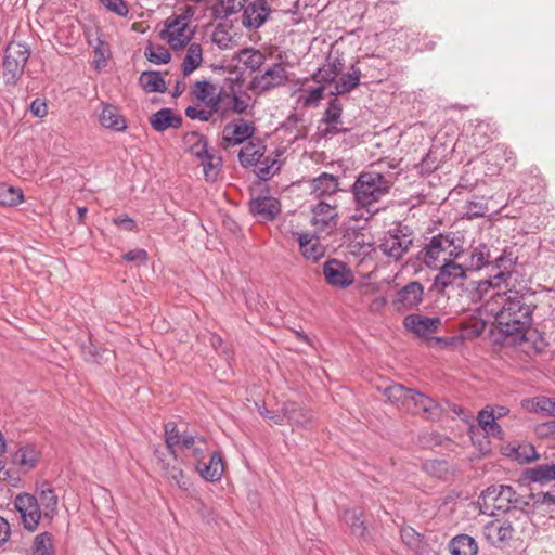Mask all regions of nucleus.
I'll return each mask as SVG.
<instances>
[{
  "label": "nucleus",
  "mask_w": 555,
  "mask_h": 555,
  "mask_svg": "<svg viewBox=\"0 0 555 555\" xmlns=\"http://www.w3.org/2000/svg\"><path fill=\"white\" fill-rule=\"evenodd\" d=\"M182 448L188 452L186 457L193 460L194 468L202 478L207 481H219L224 472V463L219 452L209 453V462L205 463L204 457L209 452V443L203 436L183 434Z\"/></svg>",
  "instance_id": "2"
},
{
  "label": "nucleus",
  "mask_w": 555,
  "mask_h": 555,
  "mask_svg": "<svg viewBox=\"0 0 555 555\" xmlns=\"http://www.w3.org/2000/svg\"><path fill=\"white\" fill-rule=\"evenodd\" d=\"M339 219L336 201H319L311 208L310 223L314 232L320 236H330L335 233Z\"/></svg>",
  "instance_id": "8"
},
{
  "label": "nucleus",
  "mask_w": 555,
  "mask_h": 555,
  "mask_svg": "<svg viewBox=\"0 0 555 555\" xmlns=\"http://www.w3.org/2000/svg\"><path fill=\"white\" fill-rule=\"evenodd\" d=\"M183 142L189 153L195 157L203 158L208 153L206 139L197 132H189L184 135Z\"/></svg>",
  "instance_id": "38"
},
{
  "label": "nucleus",
  "mask_w": 555,
  "mask_h": 555,
  "mask_svg": "<svg viewBox=\"0 0 555 555\" xmlns=\"http://www.w3.org/2000/svg\"><path fill=\"white\" fill-rule=\"evenodd\" d=\"M233 111L237 114L246 113L249 107V98L233 96L232 99Z\"/></svg>",
  "instance_id": "62"
},
{
  "label": "nucleus",
  "mask_w": 555,
  "mask_h": 555,
  "mask_svg": "<svg viewBox=\"0 0 555 555\" xmlns=\"http://www.w3.org/2000/svg\"><path fill=\"white\" fill-rule=\"evenodd\" d=\"M494 267L499 269L500 271L494 275V279H503L508 271L512 269L513 264L515 263V258L513 255L509 254H502L499 257L494 258Z\"/></svg>",
  "instance_id": "51"
},
{
  "label": "nucleus",
  "mask_w": 555,
  "mask_h": 555,
  "mask_svg": "<svg viewBox=\"0 0 555 555\" xmlns=\"http://www.w3.org/2000/svg\"><path fill=\"white\" fill-rule=\"evenodd\" d=\"M250 211L263 220H273L280 214L281 205L271 196L257 197L250 202Z\"/></svg>",
  "instance_id": "26"
},
{
  "label": "nucleus",
  "mask_w": 555,
  "mask_h": 555,
  "mask_svg": "<svg viewBox=\"0 0 555 555\" xmlns=\"http://www.w3.org/2000/svg\"><path fill=\"white\" fill-rule=\"evenodd\" d=\"M54 552L53 538L50 533L43 532L38 534L34 541V553Z\"/></svg>",
  "instance_id": "53"
},
{
  "label": "nucleus",
  "mask_w": 555,
  "mask_h": 555,
  "mask_svg": "<svg viewBox=\"0 0 555 555\" xmlns=\"http://www.w3.org/2000/svg\"><path fill=\"white\" fill-rule=\"evenodd\" d=\"M114 223L126 231H133L135 229L134 220L127 215L115 218Z\"/></svg>",
  "instance_id": "64"
},
{
  "label": "nucleus",
  "mask_w": 555,
  "mask_h": 555,
  "mask_svg": "<svg viewBox=\"0 0 555 555\" xmlns=\"http://www.w3.org/2000/svg\"><path fill=\"white\" fill-rule=\"evenodd\" d=\"M193 35L194 30L186 14L169 16L165 21L164 29L159 33L160 39L166 41L172 50L186 47Z\"/></svg>",
  "instance_id": "5"
},
{
  "label": "nucleus",
  "mask_w": 555,
  "mask_h": 555,
  "mask_svg": "<svg viewBox=\"0 0 555 555\" xmlns=\"http://www.w3.org/2000/svg\"><path fill=\"white\" fill-rule=\"evenodd\" d=\"M411 243L412 241L405 235L387 233L379 247L385 255L397 260L408 251Z\"/></svg>",
  "instance_id": "25"
},
{
  "label": "nucleus",
  "mask_w": 555,
  "mask_h": 555,
  "mask_svg": "<svg viewBox=\"0 0 555 555\" xmlns=\"http://www.w3.org/2000/svg\"><path fill=\"white\" fill-rule=\"evenodd\" d=\"M314 79L318 82L334 86L330 90L332 95L347 93L359 85L360 72L352 68L351 73L339 74L338 76H325L324 74H315Z\"/></svg>",
  "instance_id": "16"
},
{
  "label": "nucleus",
  "mask_w": 555,
  "mask_h": 555,
  "mask_svg": "<svg viewBox=\"0 0 555 555\" xmlns=\"http://www.w3.org/2000/svg\"><path fill=\"white\" fill-rule=\"evenodd\" d=\"M494 157L502 159L504 163L509 164L512 166L516 165V155L515 153L504 144H498L493 149Z\"/></svg>",
  "instance_id": "55"
},
{
  "label": "nucleus",
  "mask_w": 555,
  "mask_h": 555,
  "mask_svg": "<svg viewBox=\"0 0 555 555\" xmlns=\"http://www.w3.org/2000/svg\"><path fill=\"white\" fill-rule=\"evenodd\" d=\"M383 395L389 403L398 409L420 415L426 420H433L439 416L441 412L439 404L435 400L400 384H392L386 387Z\"/></svg>",
  "instance_id": "3"
},
{
  "label": "nucleus",
  "mask_w": 555,
  "mask_h": 555,
  "mask_svg": "<svg viewBox=\"0 0 555 555\" xmlns=\"http://www.w3.org/2000/svg\"><path fill=\"white\" fill-rule=\"evenodd\" d=\"M383 162L371 165L367 171L359 175L353 184L354 199L358 205L369 208L386 196L391 186L392 179L390 173H383L378 168Z\"/></svg>",
  "instance_id": "4"
},
{
  "label": "nucleus",
  "mask_w": 555,
  "mask_h": 555,
  "mask_svg": "<svg viewBox=\"0 0 555 555\" xmlns=\"http://www.w3.org/2000/svg\"><path fill=\"white\" fill-rule=\"evenodd\" d=\"M424 288L418 282H411L401 288L392 301L397 311H405L416 307L423 298Z\"/></svg>",
  "instance_id": "18"
},
{
  "label": "nucleus",
  "mask_w": 555,
  "mask_h": 555,
  "mask_svg": "<svg viewBox=\"0 0 555 555\" xmlns=\"http://www.w3.org/2000/svg\"><path fill=\"white\" fill-rule=\"evenodd\" d=\"M139 81L146 92H165L167 89L164 78L157 72L142 73Z\"/></svg>",
  "instance_id": "39"
},
{
  "label": "nucleus",
  "mask_w": 555,
  "mask_h": 555,
  "mask_svg": "<svg viewBox=\"0 0 555 555\" xmlns=\"http://www.w3.org/2000/svg\"><path fill=\"white\" fill-rule=\"evenodd\" d=\"M158 466L163 475L171 482H175L179 488L186 487L185 475L180 466L172 465L164 460L158 461Z\"/></svg>",
  "instance_id": "44"
},
{
  "label": "nucleus",
  "mask_w": 555,
  "mask_h": 555,
  "mask_svg": "<svg viewBox=\"0 0 555 555\" xmlns=\"http://www.w3.org/2000/svg\"><path fill=\"white\" fill-rule=\"evenodd\" d=\"M528 477L535 482L555 480V464H542L528 470Z\"/></svg>",
  "instance_id": "46"
},
{
  "label": "nucleus",
  "mask_w": 555,
  "mask_h": 555,
  "mask_svg": "<svg viewBox=\"0 0 555 555\" xmlns=\"http://www.w3.org/2000/svg\"><path fill=\"white\" fill-rule=\"evenodd\" d=\"M424 253V263L429 268H439L462 256L453 241L443 235L434 236Z\"/></svg>",
  "instance_id": "9"
},
{
  "label": "nucleus",
  "mask_w": 555,
  "mask_h": 555,
  "mask_svg": "<svg viewBox=\"0 0 555 555\" xmlns=\"http://www.w3.org/2000/svg\"><path fill=\"white\" fill-rule=\"evenodd\" d=\"M266 147L259 142L247 143L238 154L240 162L244 167L256 165L264 154Z\"/></svg>",
  "instance_id": "37"
},
{
  "label": "nucleus",
  "mask_w": 555,
  "mask_h": 555,
  "mask_svg": "<svg viewBox=\"0 0 555 555\" xmlns=\"http://www.w3.org/2000/svg\"><path fill=\"white\" fill-rule=\"evenodd\" d=\"M108 11L119 15L127 16L129 8L124 0H99Z\"/></svg>",
  "instance_id": "56"
},
{
  "label": "nucleus",
  "mask_w": 555,
  "mask_h": 555,
  "mask_svg": "<svg viewBox=\"0 0 555 555\" xmlns=\"http://www.w3.org/2000/svg\"><path fill=\"white\" fill-rule=\"evenodd\" d=\"M14 506L21 514L24 527L35 531L43 515L38 499L29 493H20L14 499Z\"/></svg>",
  "instance_id": "10"
},
{
  "label": "nucleus",
  "mask_w": 555,
  "mask_h": 555,
  "mask_svg": "<svg viewBox=\"0 0 555 555\" xmlns=\"http://www.w3.org/2000/svg\"><path fill=\"white\" fill-rule=\"evenodd\" d=\"M107 49L104 43H100L93 51V65L96 69H102L106 66Z\"/></svg>",
  "instance_id": "58"
},
{
  "label": "nucleus",
  "mask_w": 555,
  "mask_h": 555,
  "mask_svg": "<svg viewBox=\"0 0 555 555\" xmlns=\"http://www.w3.org/2000/svg\"><path fill=\"white\" fill-rule=\"evenodd\" d=\"M39 506L43 515L48 518H53L57 512L59 499L54 489L48 483H43L39 491L38 498Z\"/></svg>",
  "instance_id": "30"
},
{
  "label": "nucleus",
  "mask_w": 555,
  "mask_h": 555,
  "mask_svg": "<svg viewBox=\"0 0 555 555\" xmlns=\"http://www.w3.org/2000/svg\"><path fill=\"white\" fill-rule=\"evenodd\" d=\"M341 111V105L337 102V100L331 101L324 113V122L327 125H336L339 121Z\"/></svg>",
  "instance_id": "54"
},
{
  "label": "nucleus",
  "mask_w": 555,
  "mask_h": 555,
  "mask_svg": "<svg viewBox=\"0 0 555 555\" xmlns=\"http://www.w3.org/2000/svg\"><path fill=\"white\" fill-rule=\"evenodd\" d=\"M465 294H460L461 300L457 311L470 310L466 302L469 298L474 304L483 300L480 306L482 315L492 318L496 323L498 330L507 335L519 338L520 344L528 340L527 335L532 323V312L535 308L531 296L525 292L509 288L501 289L499 284L491 280H485L476 283L474 288ZM456 308L455 304H452Z\"/></svg>",
  "instance_id": "1"
},
{
  "label": "nucleus",
  "mask_w": 555,
  "mask_h": 555,
  "mask_svg": "<svg viewBox=\"0 0 555 555\" xmlns=\"http://www.w3.org/2000/svg\"><path fill=\"white\" fill-rule=\"evenodd\" d=\"M286 79L284 65L275 63L268 67L263 74L255 76L250 85L253 90L261 92L283 85Z\"/></svg>",
  "instance_id": "14"
},
{
  "label": "nucleus",
  "mask_w": 555,
  "mask_h": 555,
  "mask_svg": "<svg viewBox=\"0 0 555 555\" xmlns=\"http://www.w3.org/2000/svg\"><path fill=\"white\" fill-rule=\"evenodd\" d=\"M208 9L211 14L217 18H224L237 11L243 7L245 0H207Z\"/></svg>",
  "instance_id": "32"
},
{
  "label": "nucleus",
  "mask_w": 555,
  "mask_h": 555,
  "mask_svg": "<svg viewBox=\"0 0 555 555\" xmlns=\"http://www.w3.org/2000/svg\"><path fill=\"white\" fill-rule=\"evenodd\" d=\"M211 39L220 49L227 50L238 44L241 34L231 23L221 22L215 27Z\"/></svg>",
  "instance_id": "22"
},
{
  "label": "nucleus",
  "mask_w": 555,
  "mask_h": 555,
  "mask_svg": "<svg viewBox=\"0 0 555 555\" xmlns=\"http://www.w3.org/2000/svg\"><path fill=\"white\" fill-rule=\"evenodd\" d=\"M24 202L22 190L12 186H5L0 190V204L5 206H16Z\"/></svg>",
  "instance_id": "50"
},
{
  "label": "nucleus",
  "mask_w": 555,
  "mask_h": 555,
  "mask_svg": "<svg viewBox=\"0 0 555 555\" xmlns=\"http://www.w3.org/2000/svg\"><path fill=\"white\" fill-rule=\"evenodd\" d=\"M321 237L322 236L318 235L315 232L314 234H298L297 241L299 244V251L305 259L311 262H318L321 258L324 257L326 248L323 244L320 243Z\"/></svg>",
  "instance_id": "20"
},
{
  "label": "nucleus",
  "mask_w": 555,
  "mask_h": 555,
  "mask_svg": "<svg viewBox=\"0 0 555 555\" xmlns=\"http://www.w3.org/2000/svg\"><path fill=\"white\" fill-rule=\"evenodd\" d=\"M269 8L264 0H256L248 4L243 13V24L249 28L260 27L269 15Z\"/></svg>",
  "instance_id": "27"
},
{
  "label": "nucleus",
  "mask_w": 555,
  "mask_h": 555,
  "mask_svg": "<svg viewBox=\"0 0 555 555\" xmlns=\"http://www.w3.org/2000/svg\"><path fill=\"white\" fill-rule=\"evenodd\" d=\"M150 121L152 127L157 131H164L168 128H179L182 124L181 117L176 116L169 108H163L153 114Z\"/></svg>",
  "instance_id": "31"
},
{
  "label": "nucleus",
  "mask_w": 555,
  "mask_h": 555,
  "mask_svg": "<svg viewBox=\"0 0 555 555\" xmlns=\"http://www.w3.org/2000/svg\"><path fill=\"white\" fill-rule=\"evenodd\" d=\"M449 548L452 555H476L478 552L477 542L467 534L453 538Z\"/></svg>",
  "instance_id": "35"
},
{
  "label": "nucleus",
  "mask_w": 555,
  "mask_h": 555,
  "mask_svg": "<svg viewBox=\"0 0 555 555\" xmlns=\"http://www.w3.org/2000/svg\"><path fill=\"white\" fill-rule=\"evenodd\" d=\"M439 273L435 278L434 285L441 292L446 293L449 287H461L466 280V269L463 263H456L454 260L439 267Z\"/></svg>",
  "instance_id": "11"
},
{
  "label": "nucleus",
  "mask_w": 555,
  "mask_h": 555,
  "mask_svg": "<svg viewBox=\"0 0 555 555\" xmlns=\"http://www.w3.org/2000/svg\"><path fill=\"white\" fill-rule=\"evenodd\" d=\"M237 59L245 67L255 72L261 67L266 57L259 50L247 48L238 52Z\"/></svg>",
  "instance_id": "43"
},
{
  "label": "nucleus",
  "mask_w": 555,
  "mask_h": 555,
  "mask_svg": "<svg viewBox=\"0 0 555 555\" xmlns=\"http://www.w3.org/2000/svg\"><path fill=\"white\" fill-rule=\"evenodd\" d=\"M403 325L415 336L426 338L439 330L441 326V319L438 317L430 318L415 313L405 317Z\"/></svg>",
  "instance_id": "15"
},
{
  "label": "nucleus",
  "mask_w": 555,
  "mask_h": 555,
  "mask_svg": "<svg viewBox=\"0 0 555 555\" xmlns=\"http://www.w3.org/2000/svg\"><path fill=\"white\" fill-rule=\"evenodd\" d=\"M514 528L509 519H492L482 529L485 539L493 546H501L513 538Z\"/></svg>",
  "instance_id": "13"
},
{
  "label": "nucleus",
  "mask_w": 555,
  "mask_h": 555,
  "mask_svg": "<svg viewBox=\"0 0 555 555\" xmlns=\"http://www.w3.org/2000/svg\"><path fill=\"white\" fill-rule=\"evenodd\" d=\"M30 56L29 48L20 42L8 44L3 59V79L7 85L15 86L24 73Z\"/></svg>",
  "instance_id": "7"
},
{
  "label": "nucleus",
  "mask_w": 555,
  "mask_h": 555,
  "mask_svg": "<svg viewBox=\"0 0 555 555\" xmlns=\"http://www.w3.org/2000/svg\"><path fill=\"white\" fill-rule=\"evenodd\" d=\"M255 132L254 124L244 119H237L229 122L223 131L222 139L224 147L234 146L243 143L253 137Z\"/></svg>",
  "instance_id": "17"
},
{
  "label": "nucleus",
  "mask_w": 555,
  "mask_h": 555,
  "mask_svg": "<svg viewBox=\"0 0 555 555\" xmlns=\"http://www.w3.org/2000/svg\"><path fill=\"white\" fill-rule=\"evenodd\" d=\"M521 408L530 413H542L543 415L555 416V402L546 397H535L521 401Z\"/></svg>",
  "instance_id": "33"
},
{
  "label": "nucleus",
  "mask_w": 555,
  "mask_h": 555,
  "mask_svg": "<svg viewBox=\"0 0 555 555\" xmlns=\"http://www.w3.org/2000/svg\"><path fill=\"white\" fill-rule=\"evenodd\" d=\"M343 72V64L336 60L321 70L318 74H324L325 76H338Z\"/></svg>",
  "instance_id": "63"
},
{
  "label": "nucleus",
  "mask_w": 555,
  "mask_h": 555,
  "mask_svg": "<svg viewBox=\"0 0 555 555\" xmlns=\"http://www.w3.org/2000/svg\"><path fill=\"white\" fill-rule=\"evenodd\" d=\"M508 455L514 457L519 463H529L539 457L534 447L529 443L514 447Z\"/></svg>",
  "instance_id": "49"
},
{
  "label": "nucleus",
  "mask_w": 555,
  "mask_h": 555,
  "mask_svg": "<svg viewBox=\"0 0 555 555\" xmlns=\"http://www.w3.org/2000/svg\"><path fill=\"white\" fill-rule=\"evenodd\" d=\"M48 104L41 99H36L30 104V112L35 117L43 118L48 115Z\"/></svg>",
  "instance_id": "60"
},
{
  "label": "nucleus",
  "mask_w": 555,
  "mask_h": 555,
  "mask_svg": "<svg viewBox=\"0 0 555 555\" xmlns=\"http://www.w3.org/2000/svg\"><path fill=\"white\" fill-rule=\"evenodd\" d=\"M516 501V492L511 486L494 485L481 493L478 504L482 514L492 516L495 512L508 511L511 504Z\"/></svg>",
  "instance_id": "6"
},
{
  "label": "nucleus",
  "mask_w": 555,
  "mask_h": 555,
  "mask_svg": "<svg viewBox=\"0 0 555 555\" xmlns=\"http://www.w3.org/2000/svg\"><path fill=\"white\" fill-rule=\"evenodd\" d=\"M144 54L146 59L154 64H167L171 59V54L167 48L152 43L145 48Z\"/></svg>",
  "instance_id": "47"
},
{
  "label": "nucleus",
  "mask_w": 555,
  "mask_h": 555,
  "mask_svg": "<svg viewBox=\"0 0 555 555\" xmlns=\"http://www.w3.org/2000/svg\"><path fill=\"white\" fill-rule=\"evenodd\" d=\"M41 457V452L38 448L31 444L20 447L11 457V464L18 469V473L27 474L33 470Z\"/></svg>",
  "instance_id": "19"
},
{
  "label": "nucleus",
  "mask_w": 555,
  "mask_h": 555,
  "mask_svg": "<svg viewBox=\"0 0 555 555\" xmlns=\"http://www.w3.org/2000/svg\"><path fill=\"white\" fill-rule=\"evenodd\" d=\"M0 474H2L1 480L13 487L18 486L21 481V476L23 475L22 473H18V469L15 467L10 469L4 468Z\"/></svg>",
  "instance_id": "59"
},
{
  "label": "nucleus",
  "mask_w": 555,
  "mask_h": 555,
  "mask_svg": "<svg viewBox=\"0 0 555 555\" xmlns=\"http://www.w3.org/2000/svg\"><path fill=\"white\" fill-rule=\"evenodd\" d=\"M165 430V443L169 451V453L176 459L177 457V448L182 447V437L178 430L177 424L175 422H168L164 426Z\"/></svg>",
  "instance_id": "42"
},
{
  "label": "nucleus",
  "mask_w": 555,
  "mask_h": 555,
  "mask_svg": "<svg viewBox=\"0 0 555 555\" xmlns=\"http://www.w3.org/2000/svg\"><path fill=\"white\" fill-rule=\"evenodd\" d=\"M362 512L353 508L347 509L344 513V521L349 527L350 532L356 537H364L366 532V528L364 526V521L362 520Z\"/></svg>",
  "instance_id": "41"
},
{
  "label": "nucleus",
  "mask_w": 555,
  "mask_h": 555,
  "mask_svg": "<svg viewBox=\"0 0 555 555\" xmlns=\"http://www.w3.org/2000/svg\"><path fill=\"white\" fill-rule=\"evenodd\" d=\"M191 94L196 101L211 108H219L222 101L221 92L215 85L206 80L196 81L191 88Z\"/></svg>",
  "instance_id": "21"
},
{
  "label": "nucleus",
  "mask_w": 555,
  "mask_h": 555,
  "mask_svg": "<svg viewBox=\"0 0 555 555\" xmlns=\"http://www.w3.org/2000/svg\"><path fill=\"white\" fill-rule=\"evenodd\" d=\"M199 159L201 165L203 166L205 179L207 181H215L222 166L221 157L208 152L206 155H204L203 158Z\"/></svg>",
  "instance_id": "45"
},
{
  "label": "nucleus",
  "mask_w": 555,
  "mask_h": 555,
  "mask_svg": "<svg viewBox=\"0 0 555 555\" xmlns=\"http://www.w3.org/2000/svg\"><path fill=\"white\" fill-rule=\"evenodd\" d=\"M337 177L323 172L310 182V194L315 198L327 197L334 201L332 196L338 192Z\"/></svg>",
  "instance_id": "24"
},
{
  "label": "nucleus",
  "mask_w": 555,
  "mask_h": 555,
  "mask_svg": "<svg viewBox=\"0 0 555 555\" xmlns=\"http://www.w3.org/2000/svg\"><path fill=\"white\" fill-rule=\"evenodd\" d=\"M218 111H219V108H211V107H207V106H206V108H202V107L196 105V106H189V107H186L185 115L190 119H197V120H201V121H208V120L211 119L214 114L217 113Z\"/></svg>",
  "instance_id": "52"
},
{
  "label": "nucleus",
  "mask_w": 555,
  "mask_h": 555,
  "mask_svg": "<svg viewBox=\"0 0 555 555\" xmlns=\"http://www.w3.org/2000/svg\"><path fill=\"white\" fill-rule=\"evenodd\" d=\"M400 534L403 543L409 547L417 546L421 541L420 534L411 527L402 528Z\"/></svg>",
  "instance_id": "57"
},
{
  "label": "nucleus",
  "mask_w": 555,
  "mask_h": 555,
  "mask_svg": "<svg viewBox=\"0 0 555 555\" xmlns=\"http://www.w3.org/2000/svg\"><path fill=\"white\" fill-rule=\"evenodd\" d=\"M491 254L487 245L474 248L468 258L463 261L466 271L479 270L490 262Z\"/></svg>",
  "instance_id": "34"
},
{
  "label": "nucleus",
  "mask_w": 555,
  "mask_h": 555,
  "mask_svg": "<svg viewBox=\"0 0 555 555\" xmlns=\"http://www.w3.org/2000/svg\"><path fill=\"white\" fill-rule=\"evenodd\" d=\"M282 412V416L272 418L274 424L281 425L286 420L289 424L306 425L312 421V414L296 402H285Z\"/></svg>",
  "instance_id": "23"
},
{
  "label": "nucleus",
  "mask_w": 555,
  "mask_h": 555,
  "mask_svg": "<svg viewBox=\"0 0 555 555\" xmlns=\"http://www.w3.org/2000/svg\"><path fill=\"white\" fill-rule=\"evenodd\" d=\"M100 122L103 127L115 131L127 129V121L114 105H105L100 114Z\"/></svg>",
  "instance_id": "29"
},
{
  "label": "nucleus",
  "mask_w": 555,
  "mask_h": 555,
  "mask_svg": "<svg viewBox=\"0 0 555 555\" xmlns=\"http://www.w3.org/2000/svg\"><path fill=\"white\" fill-rule=\"evenodd\" d=\"M476 311L478 312V317H473L462 323L457 339L463 341L477 338L485 331L487 322L492 319L482 315L480 312V307H477ZM454 340H456V338H451V341Z\"/></svg>",
  "instance_id": "28"
},
{
  "label": "nucleus",
  "mask_w": 555,
  "mask_h": 555,
  "mask_svg": "<svg viewBox=\"0 0 555 555\" xmlns=\"http://www.w3.org/2000/svg\"><path fill=\"white\" fill-rule=\"evenodd\" d=\"M478 423L488 436L501 438L502 429L495 422V414L491 410H481L478 414Z\"/></svg>",
  "instance_id": "40"
},
{
  "label": "nucleus",
  "mask_w": 555,
  "mask_h": 555,
  "mask_svg": "<svg viewBox=\"0 0 555 555\" xmlns=\"http://www.w3.org/2000/svg\"><path fill=\"white\" fill-rule=\"evenodd\" d=\"M203 49L199 43L193 42L189 44L186 54L182 63V70L184 76L192 74L196 68L202 65Z\"/></svg>",
  "instance_id": "36"
},
{
  "label": "nucleus",
  "mask_w": 555,
  "mask_h": 555,
  "mask_svg": "<svg viewBox=\"0 0 555 555\" xmlns=\"http://www.w3.org/2000/svg\"><path fill=\"white\" fill-rule=\"evenodd\" d=\"M323 274L327 284L345 288L354 281V275L348 266L337 259L327 260L323 266Z\"/></svg>",
  "instance_id": "12"
},
{
  "label": "nucleus",
  "mask_w": 555,
  "mask_h": 555,
  "mask_svg": "<svg viewBox=\"0 0 555 555\" xmlns=\"http://www.w3.org/2000/svg\"><path fill=\"white\" fill-rule=\"evenodd\" d=\"M325 88V85H322L313 89L302 90L298 98V102L305 107L317 106L323 99Z\"/></svg>",
  "instance_id": "48"
},
{
  "label": "nucleus",
  "mask_w": 555,
  "mask_h": 555,
  "mask_svg": "<svg viewBox=\"0 0 555 555\" xmlns=\"http://www.w3.org/2000/svg\"><path fill=\"white\" fill-rule=\"evenodd\" d=\"M122 258L129 262H145L147 253L144 249H134L126 253Z\"/></svg>",
  "instance_id": "61"
}]
</instances>
